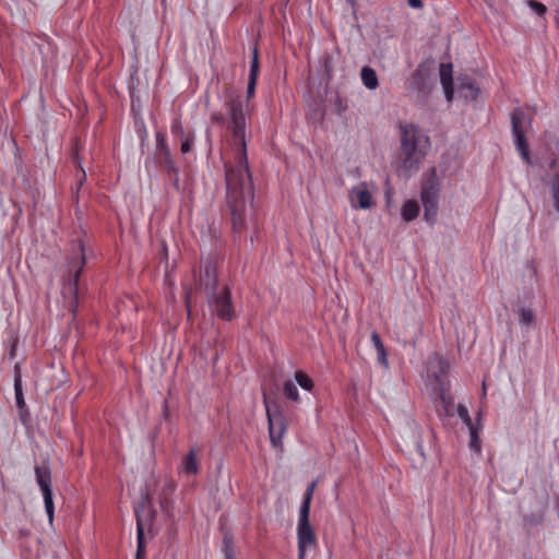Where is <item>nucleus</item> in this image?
Here are the masks:
<instances>
[{
  "label": "nucleus",
  "instance_id": "1",
  "mask_svg": "<svg viewBox=\"0 0 559 559\" xmlns=\"http://www.w3.org/2000/svg\"><path fill=\"white\" fill-rule=\"evenodd\" d=\"M225 106L229 116L227 127L231 130L233 138L238 146L236 163L226 165L225 169L226 204L230 213L233 230L240 234L246 228L247 200L253 198L246 144V108L248 104H245L239 96L229 94L225 100Z\"/></svg>",
  "mask_w": 559,
  "mask_h": 559
},
{
  "label": "nucleus",
  "instance_id": "2",
  "mask_svg": "<svg viewBox=\"0 0 559 559\" xmlns=\"http://www.w3.org/2000/svg\"><path fill=\"white\" fill-rule=\"evenodd\" d=\"M429 139L414 124L401 127V156L405 169H417L426 155Z\"/></svg>",
  "mask_w": 559,
  "mask_h": 559
},
{
  "label": "nucleus",
  "instance_id": "3",
  "mask_svg": "<svg viewBox=\"0 0 559 559\" xmlns=\"http://www.w3.org/2000/svg\"><path fill=\"white\" fill-rule=\"evenodd\" d=\"M85 249L82 241H78L76 243V253L69 259L68 262V276L64 280V284L62 287V294L64 297H69V308L73 316L76 314L79 307V280L80 275L85 266Z\"/></svg>",
  "mask_w": 559,
  "mask_h": 559
},
{
  "label": "nucleus",
  "instance_id": "4",
  "mask_svg": "<svg viewBox=\"0 0 559 559\" xmlns=\"http://www.w3.org/2000/svg\"><path fill=\"white\" fill-rule=\"evenodd\" d=\"M440 183L436 169L432 168L430 174L424 180L420 192V200L424 205V218L429 224H433L437 219L439 210Z\"/></svg>",
  "mask_w": 559,
  "mask_h": 559
},
{
  "label": "nucleus",
  "instance_id": "5",
  "mask_svg": "<svg viewBox=\"0 0 559 559\" xmlns=\"http://www.w3.org/2000/svg\"><path fill=\"white\" fill-rule=\"evenodd\" d=\"M209 309L212 314L224 321H233L237 317L236 308L231 298V288L223 284L218 289L205 296Z\"/></svg>",
  "mask_w": 559,
  "mask_h": 559
},
{
  "label": "nucleus",
  "instance_id": "6",
  "mask_svg": "<svg viewBox=\"0 0 559 559\" xmlns=\"http://www.w3.org/2000/svg\"><path fill=\"white\" fill-rule=\"evenodd\" d=\"M437 362L439 372L433 374V389L438 392L437 412L440 416L451 417L454 415V399L450 392V383L447 377L448 366L441 358H438Z\"/></svg>",
  "mask_w": 559,
  "mask_h": 559
},
{
  "label": "nucleus",
  "instance_id": "7",
  "mask_svg": "<svg viewBox=\"0 0 559 559\" xmlns=\"http://www.w3.org/2000/svg\"><path fill=\"white\" fill-rule=\"evenodd\" d=\"M136 518V554L135 559H145V528H150L155 516L148 497H143L141 502L134 508Z\"/></svg>",
  "mask_w": 559,
  "mask_h": 559
},
{
  "label": "nucleus",
  "instance_id": "8",
  "mask_svg": "<svg viewBox=\"0 0 559 559\" xmlns=\"http://www.w3.org/2000/svg\"><path fill=\"white\" fill-rule=\"evenodd\" d=\"M264 406L269 424V435L271 443L274 448L282 447V439L286 432V418L276 402H271L264 394Z\"/></svg>",
  "mask_w": 559,
  "mask_h": 559
},
{
  "label": "nucleus",
  "instance_id": "9",
  "mask_svg": "<svg viewBox=\"0 0 559 559\" xmlns=\"http://www.w3.org/2000/svg\"><path fill=\"white\" fill-rule=\"evenodd\" d=\"M525 112L516 108L511 114L512 134L516 150L526 163H531L528 144L525 138V124L528 123Z\"/></svg>",
  "mask_w": 559,
  "mask_h": 559
},
{
  "label": "nucleus",
  "instance_id": "10",
  "mask_svg": "<svg viewBox=\"0 0 559 559\" xmlns=\"http://www.w3.org/2000/svg\"><path fill=\"white\" fill-rule=\"evenodd\" d=\"M36 481L43 493L45 510L50 523L53 521L55 506L51 490V472L47 465L35 466Z\"/></svg>",
  "mask_w": 559,
  "mask_h": 559
},
{
  "label": "nucleus",
  "instance_id": "11",
  "mask_svg": "<svg viewBox=\"0 0 559 559\" xmlns=\"http://www.w3.org/2000/svg\"><path fill=\"white\" fill-rule=\"evenodd\" d=\"M309 516L308 513H299L297 524L298 559H305L306 550L317 545V537Z\"/></svg>",
  "mask_w": 559,
  "mask_h": 559
},
{
  "label": "nucleus",
  "instance_id": "12",
  "mask_svg": "<svg viewBox=\"0 0 559 559\" xmlns=\"http://www.w3.org/2000/svg\"><path fill=\"white\" fill-rule=\"evenodd\" d=\"M218 263L213 258H207L201 267L199 276V288L204 296L218 289Z\"/></svg>",
  "mask_w": 559,
  "mask_h": 559
},
{
  "label": "nucleus",
  "instance_id": "13",
  "mask_svg": "<svg viewBox=\"0 0 559 559\" xmlns=\"http://www.w3.org/2000/svg\"><path fill=\"white\" fill-rule=\"evenodd\" d=\"M349 199L354 207L367 210L373 205L372 195L365 182L350 189Z\"/></svg>",
  "mask_w": 559,
  "mask_h": 559
},
{
  "label": "nucleus",
  "instance_id": "14",
  "mask_svg": "<svg viewBox=\"0 0 559 559\" xmlns=\"http://www.w3.org/2000/svg\"><path fill=\"white\" fill-rule=\"evenodd\" d=\"M155 160L159 169L168 177H171V174H176L177 167L171 157L169 147H163L162 151L155 152Z\"/></svg>",
  "mask_w": 559,
  "mask_h": 559
},
{
  "label": "nucleus",
  "instance_id": "15",
  "mask_svg": "<svg viewBox=\"0 0 559 559\" xmlns=\"http://www.w3.org/2000/svg\"><path fill=\"white\" fill-rule=\"evenodd\" d=\"M198 449L191 448L189 452L183 456L181 465H180V472L185 473L186 475H197L200 469V464L198 461Z\"/></svg>",
  "mask_w": 559,
  "mask_h": 559
},
{
  "label": "nucleus",
  "instance_id": "16",
  "mask_svg": "<svg viewBox=\"0 0 559 559\" xmlns=\"http://www.w3.org/2000/svg\"><path fill=\"white\" fill-rule=\"evenodd\" d=\"M174 134L180 135L181 146L180 151L182 154H187L192 150L194 143V135L191 132L186 133L179 122H174L171 126Z\"/></svg>",
  "mask_w": 559,
  "mask_h": 559
},
{
  "label": "nucleus",
  "instance_id": "17",
  "mask_svg": "<svg viewBox=\"0 0 559 559\" xmlns=\"http://www.w3.org/2000/svg\"><path fill=\"white\" fill-rule=\"evenodd\" d=\"M360 76H361L362 84L368 90H374L378 87V85H379L378 76H377L376 71L372 68H370L368 66L364 67L360 71Z\"/></svg>",
  "mask_w": 559,
  "mask_h": 559
},
{
  "label": "nucleus",
  "instance_id": "18",
  "mask_svg": "<svg viewBox=\"0 0 559 559\" xmlns=\"http://www.w3.org/2000/svg\"><path fill=\"white\" fill-rule=\"evenodd\" d=\"M419 204L415 200L406 201L401 210L402 217L405 222H412L419 214Z\"/></svg>",
  "mask_w": 559,
  "mask_h": 559
},
{
  "label": "nucleus",
  "instance_id": "19",
  "mask_svg": "<svg viewBox=\"0 0 559 559\" xmlns=\"http://www.w3.org/2000/svg\"><path fill=\"white\" fill-rule=\"evenodd\" d=\"M14 393L15 401L19 408H22L25 405L23 390H22V376L19 365L14 367Z\"/></svg>",
  "mask_w": 559,
  "mask_h": 559
},
{
  "label": "nucleus",
  "instance_id": "20",
  "mask_svg": "<svg viewBox=\"0 0 559 559\" xmlns=\"http://www.w3.org/2000/svg\"><path fill=\"white\" fill-rule=\"evenodd\" d=\"M316 485H317L316 481H311L307 486L306 491L304 493V498H302L300 508H299V513H308V514H310V507H311V501H312L313 492H314V489H316Z\"/></svg>",
  "mask_w": 559,
  "mask_h": 559
},
{
  "label": "nucleus",
  "instance_id": "21",
  "mask_svg": "<svg viewBox=\"0 0 559 559\" xmlns=\"http://www.w3.org/2000/svg\"><path fill=\"white\" fill-rule=\"evenodd\" d=\"M316 485H317L316 481H311L307 486L306 491L304 493V498H302L300 508H299V513H308V514H310V507H311V501H312L313 492H314V489H316Z\"/></svg>",
  "mask_w": 559,
  "mask_h": 559
},
{
  "label": "nucleus",
  "instance_id": "22",
  "mask_svg": "<svg viewBox=\"0 0 559 559\" xmlns=\"http://www.w3.org/2000/svg\"><path fill=\"white\" fill-rule=\"evenodd\" d=\"M439 74H440V82H441L442 86L453 84L452 64L451 63H441L440 69H439Z\"/></svg>",
  "mask_w": 559,
  "mask_h": 559
},
{
  "label": "nucleus",
  "instance_id": "23",
  "mask_svg": "<svg viewBox=\"0 0 559 559\" xmlns=\"http://www.w3.org/2000/svg\"><path fill=\"white\" fill-rule=\"evenodd\" d=\"M283 393L286 399L292 400L294 402L299 401V392L296 384L292 380H287L283 385Z\"/></svg>",
  "mask_w": 559,
  "mask_h": 559
},
{
  "label": "nucleus",
  "instance_id": "24",
  "mask_svg": "<svg viewBox=\"0 0 559 559\" xmlns=\"http://www.w3.org/2000/svg\"><path fill=\"white\" fill-rule=\"evenodd\" d=\"M535 321V314L532 309L522 307L519 309V322L521 324L531 325Z\"/></svg>",
  "mask_w": 559,
  "mask_h": 559
},
{
  "label": "nucleus",
  "instance_id": "25",
  "mask_svg": "<svg viewBox=\"0 0 559 559\" xmlns=\"http://www.w3.org/2000/svg\"><path fill=\"white\" fill-rule=\"evenodd\" d=\"M260 71V63H259V51L257 47H253L252 49V59L250 62V72L249 78H253L258 80Z\"/></svg>",
  "mask_w": 559,
  "mask_h": 559
},
{
  "label": "nucleus",
  "instance_id": "26",
  "mask_svg": "<svg viewBox=\"0 0 559 559\" xmlns=\"http://www.w3.org/2000/svg\"><path fill=\"white\" fill-rule=\"evenodd\" d=\"M321 64L322 69L324 71V74L331 79L334 71V62H333V56L330 53H324L321 58Z\"/></svg>",
  "mask_w": 559,
  "mask_h": 559
},
{
  "label": "nucleus",
  "instance_id": "27",
  "mask_svg": "<svg viewBox=\"0 0 559 559\" xmlns=\"http://www.w3.org/2000/svg\"><path fill=\"white\" fill-rule=\"evenodd\" d=\"M295 379L302 389L307 391L313 389V381L304 371H296Z\"/></svg>",
  "mask_w": 559,
  "mask_h": 559
},
{
  "label": "nucleus",
  "instance_id": "28",
  "mask_svg": "<svg viewBox=\"0 0 559 559\" xmlns=\"http://www.w3.org/2000/svg\"><path fill=\"white\" fill-rule=\"evenodd\" d=\"M469 435H471V440H469L471 449L476 452H479L480 451V441H479L478 433H477V430L475 427H473V426L469 427Z\"/></svg>",
  "mask_w": 559,
  "mask_h": 559
},
{
  "label": "nucleus",
  "instance_id": "29",
  "mask_svg": "<svg viewBox=\"0 0 559 559\" xmlns=\"http://www.w3.org/2000/svg\"><path fill=\"white\" fill-rule=\"evenodd\" d=\"M456 411H457V415H459V417L463 420V423H464L466 426H468V427L473 426V425H472L471 416H469V414H468V409L466 408V406H465V405H463V404H459V405H457V409H456Z\"/></svg>",
  "mask_w": 559,
  "mask_h": 559
},
{
  "label": "nucleus",
  "instance_id": "30",
  "mask_svg": "<svg viewBox=\"0 0 559 559\" xmlns=\"http://www.w3.org/2000/svg\"><path fill=\"white\" fill-rule=\"evenodd\" d=\"M528 7L531 8L532 11H534L539 16L545 15L547 12V8L543 3L535 1V0H530Z\"/></svg>",
  "mask_w": 559,
  "mask_h": 559
},
{
  "label": "nucleus",
  "instance_id": "31",
  "mask_svg": "<svg viewBox=\"0 0 559 559\" xmlns=\"http://www.w3.org/2000/svg\"><path fill=\"white\" fill-rule=\"evenodd\" d=\"M257 79L249 78L248 80V86H247V103L254 96L255 93V86H257Z\"/></svg>",
  "mask_w": 559,
  "mask_h": 559
},
{
  "label": "nucleus",
  "instance_id": "32",
  "mask_svg": "<svg viewBox=\"0 0 559 559\" xmlns=\"http://www.w3.org/2000/svg\"><path fill=\"white\" fill-rule=\"evenodd\" d=\"M211 121L217 126H225L226 119L225 116L221 111H214L211 114Z\"/></svg>",
  "mask_w": 559,
  "mask_h": 559
},
{
  "label": "nucleus",
  "instance_id": "33",
  "mask_svg": "<svg viewBox=\"0 0 559 559\" xmlns=\"http://www.w3.org/2000/svg\"><path fill=\"white\" fill-rule=\"evenodd\" d=\"M370 338L377 352L380 350L381 348H384V345L378 332H372Z\"/></svg>",
  "mask_w": 559,
  "mask_h": 559
},
{
  "label": "nucleus",
  "instance_id": "34",
  "mask_svg": "<svg viewBox=\"0 0 559 559\" xmlns=\"http://www.w3.org/2000/svg\"><path fill=\"white\" fill-rule=\"evenodd\" d=\"M163 147H168L166 138L163 133L157 132L156 133V151L155 152L162 151Z\"/></svg>",
  "mask_w": 559,
  "mask_h": 559
},
{
  "label": "nucleus",
  "instance_id": "35",
  "mask_svg": "<svg viewBox=\"0 0 559 559\" xmlns=\"http://www.w3.org/2000/svg\"><path fill=\"white\" fill-rule=\"evenodd\" d=\"M335 107L338 115H342L347 109V104L343 100L342 97L336 96Z\"/></svg>",
  "mask_w": 559,
  "mask_h": 559
},
{
  "label": "nucleus",
  "instance_id": "36",
  "mask_svg": "<svg viewBox=\"0 0 559 559\" xmlns=\"http://www.w3.org/2000/svg\"><path fill=\"white\" fill-rule=\"evenodd\" d=\"M551 192H552V199H554V206H555L556 211L559 212V187L554 185Z\"/></svg>",
  "mask_w": 559,
  "mask_h": 559
},
{
  "label": "nucleus",
  "instance_id": "37",
  "mask_svg": "<svg viewBox=\"0 0 559 559\" xmlns=\"http://www.w3.org/2000/svg\"><path fill=\"white\" fill-rule=\"evenodd\" d=\"M377 355H378V361L383 365V366H388V357H386V350H385V347L384 348H381L380 350L377 352Z\"/></svg>",
  "mask_w": 559,
  "mask_h": 559
},
{
  "label": "nucleus",
  "instance_id": "38",
  "mask_svg": "<svg viewBox=\"0 0 559 559\" xmlns=\"http://www.w3.org/2000/svg\"><path fill=\"white\" fill-rule=\"evenodd\" d=\"M442 87H443V91H444V95H445L447 100H449V102H450V100H452V98H453V93H454V91H453V84H452V85H444V86H442Z\"/></svg>",
  "mask_w": 559,
  "mask_h": 559
},
{
  "label": "nucleus",
  "instance_id": "39",
  "mask_svg": "<svg viewBox=\"0 0 559 559\" xmlns=\"http://www.w3.org/2000/svg\"><path fill=\"white\" fill-rule=\"evenodd\" d=\"M168 178L171 181L174 188L179 191L180 190V182H179L178 170L176 171V174H171V177H168Z\"/></svg>",
  "mask_w": 559,
  "mask_h": 559
},
{
  "label": "nucleus",
  "instance_id": "40",
  "mask_svg": "<svg viewBox=\"0 0 559 559\" xmlns=\"http://www.w3.org/2000/svg\"><path fill=\"white\" fill-rule=\"evenodd\" d=\"M462 87L468 88L471 91V96L473 98H475L477 96V94H478V88L475 86L474 83L464 84V85H462Z\"/></svg>",
  "mask_w": 559,
  "mask_h": 559
},
{
  "label": "nucleus",
  "instance_id": "41",
  "mask_svg": "<svg viewBox=\"0 0 559 559\" xmlns=\"http://www.w3.org/2000/svg\"><path fill=\"white\" fill-rule=\"evenodd\" d=\"M407 3L413 9H421L424 7L423 0H407Z\"/></svg>",
  "mask_w": 559,
  "mask_h": 559
},
{
  "label": "nucleus",
  "instance_id": "42",
  "mask_svg": "<svg viewBox=\"0 0 559 559\" xmlns=\"http://www.w3.org/2000/svg\"><path fill=\"white\" fill-rule=\"evenodd\" d=\"M420 78H421V74L418 70L413 73V79H420Z\"/></svg>",
  "mask_w": 559,
  "mask_h": 559
},
{
  "label": "nucleus",
  "instance_id": "43",
  "mask_svg": "<svg viewBox=\"0 0 559 559\" xmlns=\"http://www.w3.org/2000/svg\"><path fill=\"white\" fill-rule=\"evenodd\" d=\"M226 559H234L233 554L230 551H226Z\"/></svg>",
  "mask_w": 559,
  "mask_h": 559
},
{
  "label": "nucleus",
  "instance_id": "44",
  "mask_svg": "<svg viewBox=\"0 0 559 559\" xmlns=\"http://www.w3.org/2000/svg\"><path fill=\"white\" fill-rule=\"evenodd\" d=\"M417 447H418V451H419L420 455H421V456H424V452H423V447H421V444H420V443H418V445H417Z\"/></svg>",
  "mask_w": 559,
  "mask_h": 559
},
{
  "label": "nucleus",
  "instance_id": "45",
  "mask_svg": "<svg viewBox=\"0 0 559 559\" xmlns=\"http://www.w3.org/2000/svg\"><path fill=\"white\" fill-rule=\"evenodd\" d=\"M85 178H86V174H85L84 170H82V179H81V181L84 180Z\"/></svg>",
  "mask_w": 559,
  "mask_h": 559
}]
</instances>
